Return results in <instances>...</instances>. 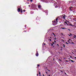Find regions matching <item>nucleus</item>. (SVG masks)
<instances>
[{
  "mask_svg": "<svg viewBox=\"0 0 76 76\" xmlns=\"http://www.w3.org/2000/svg\"><path fill=\"white\" fill-rule=\"evenodd\" d=\"M48 70V71H49V72H50V70Z\"/></svg>",
  "mask_w": 76,
  "mask_h": 76,
  "instance_id": "obj_25",
  "label": "nucleus"
},
{
  "mask_svg": "<svg viewBox=\"0 0 76 76\" xmlns=\"http://www.w3.org/2000/svg\"><path fill=\"white\" fill-rule=\"evenodd\" d=\"M67 30H69L70 32V29H67Z\"/></svg>",
  "mask_w": 76,
  "mask_h": 76,
  "instance_id": "obj_11",
  "label": "nucleus"
},
{
  "mask_svg": "<svg viewBox=\"0 0 76 76\" xmlns=\"http://www.w3.org/2000/svg\"><path fill=\"white\" fill-rule=\"evenodd\" d=\"M65 23H66L67 26H74V25L70 24V22L69 23V24H68L65 21Z\"/></svg>",
  "mask_w": 76,
  "mask_h": 76,
  "instance_id": "obj_2",
  "label": "nucleus"
},
{
  "mask_svg": "<svg viewBox=\"0 0 76 76\" xmlns=\"http://www.w3.org/2000/svg\"><path fill=\"white\" fill-rule=\"evenodd\" d=\"M66 61L68 62V61L67 60H66Z\"/></svg>",
  "mask_w": 76,
  "mask_h": 76,
  "instance_id": "obj_31",
  "label": "nucleus"
},
{
  "mask_svg": "<svg viewBox=\"0 0 76 76\" xmlns=\"http://www.w3.org/2000/svg\"><path fill=\"white\" fill-rule=\"evenodd\" d=\"M68 42H69V40H68Z\"/></svg>",
  "mask_w": 76,
  "mask_h": 76,
  "instance_id": "obj_42",
  "label": "nucleus"
},
{
  "mask_svg": "<svg viewBox=\"0 0 76 76\" xmlns=\"http://www.w3.org/2000/svg\"><path fill=\"white\" fill-rule=\"evenodd\" d=\"M65 75H67V74H66V72H65Z\"/></svg>",
  "mask_w": 76,
  "mask_h": 76,
  "instance_id": "obj_27",
  "label": "nucleus"
},
{
  "mask_svg": "<svg viewBox=\"0 0 76 76\" xmlns=\"http://www.w3.org/2000/svg\"><path fill=\"white\" fill-rule=\"evenodd\" d=\"M74 36L75 37H74L73 38H75V37H76V36L75 35Z\"/></svg>",
  "mask_w": 76,
  "mask_h": 76,
  "instance_id": "obj_12",
  "label": "nucleus"
},
{
  "mask_svg": "<svg viewBox=\"0 0 76 76\" xmlns=\"http://www.w3.org/2000/svg\"><path fill=\"white\" fill-rule=\"evenodd\" d=\"M28 6H29V7H30V6H31V5H29Z\"/></svg>",
  "mask_w": 76,
  "mask_h": 76,
  "instance_id": "obj_32",
  "label": "nucleus"
},
{
  "mask_svg": "<svg viewBox=\"0 0 76 76\" xmlns=\"http://www.w3.org/2000/svg\"><path fill=\"white\" fill-rule=\"evenodd\" d=\"M39 76H41V75H40Z\"/></svg>",
  "mask_w": 76,
  "mask_h": 76,
  "instance_id": "obj_50",
  "label": "nucleus"
},
{
  "mask_svg": "<svg viewBox=\"0 0 76 76\" xmlns=\"http://www.w3.org/2000/svg\"><path fill=\"white\" fill-rule=\"evenodd\" d=\"M67 22H68V23H69V22L67 21Z\"/></svg>",
  "mask_w": 76,
  "mask_h": 76,
  "instance_id": "obj_40",
  "label": "nucleus"
},
{
  "mask_svg": "<svg viewBox=\"0 0 76 76\" xmlns=\"http://www.w3.org/2000/svg\"><path fill=\"white\" fill-rule=\"evenodd\" d=\"M72 7H70L69 8L70 11H71L72 10Z\"/></svg>",
  "mask_w": 76,
  "mask_h": 76,
  "instance_id": "obj_6",
  "label": "nucleus"
},
{
  "mask_svg": "<svg viewBox=\"0 0 76 76\" xmlns=\"http://www.w3.org/2000/svg\"><path fill=\"white\" fill-rule=\"evenodd\" d=\"M54 39H57L56 38H54Z\"/></svg>",
  "mask_w": 76,
  "mask_h": 76,
  "instance_id": "obj_19",
  "label": "nucleus"
},
{
  "mask_svg": "<svg viewBox=\"0 0 76 76\" xmlns=\"http://www.w3.org/2000/svg\"><path fill=\"white\" fill-rule=\"evenodd\" d=\"M72 44H75V43L72 42Z\"/></svg>",
  "mask_w": 76,
  "mask_h": 76,
  "instance_id": "obj_24",
  "label": "nucleus"
},
{
  "mask_svg": "<svg viewBox=\"0 0 76 76\" xmlns=\"http://www.w3.org/2000/svg\"><path fill=\"white\" fill-rule=\"evenodd\" d=\"M64 58V59H65V58Z\"/></svg>",
  "mask_w": 76,
  "mask_h": 76,
  "instance_id": "obj_46",
  "label": "nucleus"
},
{
  "mask_svg": "<svg viewBox=\"0 0 76 76\" xmlns=\"http://www.w3.org/2000/svg\"><path fill=\"white\" fill-rule=\"evenodd\" d=\"M53 44H54V43L53 42Z\"/></svg>",
  "mask_w": 76,
  "mask_h": 76,
  "instance_id": "obj_44",
  "label": "nucleus"
},
{
  "mask_svg": "<svg viewBox=\"0 0 76 76\" xmlns=\"http://www.w3.org/2000/svg\"><path fill=\"white\" fill-rule=\"evenodd\" d=\"M74 58H76V57H74Z\"/></svg>",
  "mask_w": 76,
  "mask_h": 76,
  "instance_id": "obj_33",
  "label": "nucleus"
},
{
  "mask_svg": "<svg viewBox=\"0 0 76 76\" xmlns=\"http://www.w3.org/2000/svg\"><path fill=\"white\" fill-rule=\"evenodd\" d=\"M58 20V18H57L56 19L55 21H52V22L53 23V25H56L57 24V22H58V21H57V20Z\"/></svg>",
  "mask_w": 76,
  "mask_h": 76,
  "instance_id": "obj_1",
  "label": "nucleus"
},
{
  "mask_svg": "<svg viewBox=\"0 0 76 76\" xmlns=\"http://www.w3.org/2000/svg\"><path fill=\"white\" fill-rule=\"evenodd\" d=\"M71 60H72L70 59V60H69V61H71Z\"/></svg>",
  "mask_w": 76,
  "mask_h": 76,
  "instance_id": "obj_28",
  "label": "nucleus"
},
{
  "mask_svg": "<svg viewBox=\"0 0 76 76\" xmlns=\"http://www.w3.org/2000/svg\"><path fill=\"white\" fill-rule=\"evenodd\" d=\"M54 35L55 37V36H56V35L54 34Z\"/></svg>",
  "mask_w": 76,
  "mask_h": 76,
  "instance_id": "obj_38",
  "label": "nucleus"
},
{
  "mask_svg": "<svg viewBox=\"0 0 76 76\" xmlns=\"http://www.w3.org/2000/svg\"><path fill=\"white\" fill-rule=\"evenodd\" d=\"M54 42H56V41H54Z\"/></svg>",
  "mask_w": 76,
  "mask_h": 76,
  "instance_id": "obj_22",
  "label": "nucleus"
},
{
  "mask_svg": "<svg viewBox=\"0 0 76 76\" xmlns=\"http://www.w3.org/2000/svg\"><path fill=\"white\" fill-rule=\"evenodd\" d=\"M69 40H70V39H69Z\"/></svg>",
  "mask_w": 76,
  "mask_h": 76,
  "instance_id": "obj_41",
  "label": "nucleus"
},
{
  "mask_svg": "<svg viewBox=\"0 0 76 76\" xmlns=\"http://www.w3.org/2000/svg\"><path fill=\"white\" fill-rule=\"evenodd\" d=\"M49 76H50V75H49Z\"/></svg>",
  "mask_w": 76,
  "mask_h": 76,
  "instance_id": "obj_47",
  "label": "nucleus"
},
{
  "mask_svg": "<svg viewBox=\"0 0 76 76\" xmlns=\"http://www.w3.org/2000/svg\"><path fill=\"white\" fill-rule=\"evenodd\" d=\"M63 47H64L65 48V44H63Z\"/></svg>",
  "mask_w": 76,
  "mask_h": 76,
  "instance_id": "obj_10",
  "label": "nucleus"
},
{
  "mask_svg": "<svg viewBox=\"0 0 76 76\" xmlns=\"http://www.w3.org/2000/svg\"><path fill=\"white\" fill-rule=\"evenodd\" d=\"M50 38H51V37H50Z\"/></svg>",
  "mask_w": 76,
  "mask_h": 76,
  "instance_id": "obj_49",
  "label": "nucleus"
},
{
  "mask_svg": "<svg viewBox=\"0 0 76 76\" xmlns=\"http://www.w3.org/2000/svg\"><path fill=\"white\" fill-rule=\"evenodd\" d=\"M70 35H72L71 34H70Z\"/></svg>",
  "mask_w": 76,
  "mask_h": 76,
  "instance_id": "obj_34",
  "label": "nucleus"
},
{
  "mask_svg": "<svg viewBox=\"0 0 76 76\" xmlns=\"http://www.w3.org/2000/svg\"><path fill=\"white\" fill-rule=\"evenodd\" d=\"M43 76H45V75H44V74H43Z\"/></svg>",
  "mask_w": 76,
  "mask_h": 76,
  "instance_id": "obj_35",
  "label": "nucleus"
},
{
  "mask_svg": "<svg viewBox=\"0 0 76 76\" xmlns=\"http://www.w3.org/2000/svg\"><path fill=\"white\" fill-rule=\"evenodd\" d=\"M44 45H45V44H44Z\"/></svg>",
  "mask_w": 76,
  "mask_h": 76,
  "instance_id": "obj_36",
  "label": "nucleus"
},
{
  "mask_svg": "<svg viewBox=\"0 0 76 76\" xmlns=\"http://www.w3.org/2000/svg\"><path fill=\"white\" fill-rule=\"evenodd\" d=\"M66 44H68V43L67 42H66Z\"/></svg>",
  "mask_w": 76,
  "mask_h": 76,
  "instance_id": "obj_20",
  "label": "nucleus"
},
{
  "mask_svg": "<svg viewBox=\"0 0 76 76\" xmlns=\"http://www.w3.org/2000/svg\"><path fill=\"white\" fill-rule=\"evenodd\" d=\"M38 7L39 8H41V5H39L38 6Z\"/></svg>",
  "mask_w": 76,
  "mask_h": 76,
  "instance_id": "obj_7",
  "label": "nucleus"
},
{
  "mask_svg": "<svg viewBox=\"0 0 76 76\" xmlns=\"http://www.w3.org/2000/svg\"><path fill=\"white\" fill-rule=\"evenodd\" d=\"M69 36L70 37V35H69Z\"/></svg>",
  "mask_w": 76,
  "mask_h": 76,
  "instance_id": "obj_48",
  "label": "nucleus"
},
{
  "mask_svg": "<svg viewBox=\"0 0 76 76\" xmlns=\"http://www.w3.org/2000/svg\"><path fill=\"white\" fill-rule=\"evenodd\" d=\"M37 76H38V74H37Z\"/></svg>",
  "mask_w": 76,
  "mask_h": 76,
  "instance_id": "obj_29",
  "label": "nucleus"
},
{
  "mask_svg": "<svg viewBox=\"0 0 76 76\" xmlns=\"http://www.w3.org/2000/svg\"><path fill=\"white\" fill-rule=\"evenodd\" d=\"M45 73H46V74H47L48 73H47V72H46Z\"/></svg>",
  "mask_w": 76,
  "mask_h": 76,
  "instance_id": "obj_23",
  "label": "nucleus"
},
{
  "mask_svg": "<svg viewBox=\"0 0 76 76\" xmlns=\"http://www.w3.org/2000/svg\"><path fill=\"white\" fill-rule=\"evenodd\" d=\"M57 45H58V46H59L58 44Z\"/></svg>",
  "mask_w": 76,
  "mask_h": 76,
  "instance_id": "obj_45",
  "label": "nucleus"
},
{
  "mask_svg": "<svg viewBox=\"0 0 76 76\" xmlns=\"http://www.w3.org/2000/svg\"><path fill=\"white\" fill-rule=\"evenodd\" d=\"M71 61H72V62H74V61H73L71 60Z\"/></svg>",
  "mask_w": 76,
  "mask_h": 76,
  "instance_id": "obj_16",
  "label": "nucleus"
},
{
  "mask_svg": "<svg viewBox=\"0 0 76 76\" xmlns=\"http://www.w3.org/2000/svg\"><path fill=\"white\" fill-rule=\"evenodd\" d=\"M20 11H21V12H20L21 13H22V12H23L22 9H21V10H20Z\"/></svg>",
  "mask_w": 76,
  "mask_h": 76,
  "instance_id": "obj_8",
  "label": "nucleus"
},
{
  "mask_svg": "<svg viewBox=\"0 0 76 76\" xmlns=\"http://www.w3.org/2000/svg\"><path fill=\"white\" fill-rule=\"evenodd\" d=\"M50 41H51V40L50 39H49Z\"/></svg>",
  "mask_w": 76,
  "mask_h": 76,
  "instance_id": "obj_21",
  "label": "nucleus"
},
{
  "mask_svg": "<svg viewBox=\"0 0 76 76\" xmlns=\"http://www.w3.org/2000/svg\"><path fill=\"white\" fill-rule=\"evenodd\" d=\"M30 1H31V2H32V1H33V0H30Z\"/></svg>",
  "mask_w": 76,
  "mask_h": 76,
  "instance_id": "obj_13",
  "label": "nucleus"
},
{
  "mask_svg": "<svg viewBox=\"0 0 76 76\" xmlns=\"http://www.w3.org/2000/svg\"><path fill=\"white\" fill-rule=\"evenodd\" d=\"M53 35H55V34L54 33H53Z\"/></svg>",
  "mask_w": 76,
  "mask_h": 76,
  "instance_id": "obj_26",
  "label": "nucleus"
},
{
  "mask_svg": "<svg viewBox=\"0 0 76 76\" xmlns=\"http://www.w3.org/2000/svg\"><path fill=\"white\" fill-rule=\"evenodd\" d=\"M17 11H18V12H19L20 11V9L19 8H18Z\"/></svg>",
  "mask_w": 76,
  "mask_h": 76,
  "instance_id": "obj_4",
  "label": "nucleus"
},
{
  "mask_svg": "<svg viewBox=\"0 0 76 76\" xmlns=\"http://www.w3.org/2000/svg\"><path fill=\"white\" fill-rule=\"evenodd\" d=\"M63 42H64V40H63Z\"/></svg>",
  "mask_w": 76,
  "mask_h": 76,
  "instance_id": "obj_51",
  "label": "nucleus"
},
{
  "mask_svg": "<svg viewBox=\"0 0 76 76\" xmlns=\"http://www.w3.org/2000/svg\"><path fill=\"white\" fill-rule=\"evenodd\" d=\"M56 7V8L57 7Z\"/></svg>",
  "mask_w": 76,
  "mask_h": 76,
  "instance_id": "obj_37",
  "label": "nucleus"
},
{
  "mask_svg": "<svg viewBox=\"0 0 76 76\" xmlns=\"http://www.w3.org/2000/svg\"><path fill=\"white\" fill-rule=\"evenodd\" d=\"M61 28L63 29H66L67 28H64V27H63V28Z\"/></svg>",
  "mask_w": 76,
  "mask_h": 76,
  "instance_id": "obj_9",
  "label": "nucleus"
},
{
  "mask_svg": "<svg viewBox=\"0 0 76 76\" xmlns=\"http://www.w3.org/2000/svg\"><path fill=\"white\" fill-rule=\"evenodd\" d=\"M23 12H25V10H23Z\"/></svg>",
  "mask_w": 76,
  "mask_h": 76,
  "instance_id": "obj_15",
  "label": "nucleus"
},
{
  "mask_svg": "<svg viewBox=\"0 0 76 76\" xmlns=\"http://www.w3.org/2000/svg\"><path fill=\"white\" fill-rule=\"evenodd\" d=\"M51 44L52 46H53V44H52V43H51Z\"/></svg>",
  "mask_w": 76,
  "mask_h": 76,
  "instance_id": "obj_17",
  "label": "nucleus"
},
{
  "mask_svg": "<svg viewBox=\"0 0 76 76\" xmlns=\"http://www.w3.org/2000/svg\"><path fill=\"white\" fill-rule=\"evenodd\" d=\"M37 67H38L40 66V65H39V64H37Z\"/></svg>",
  "mask_w": 76,
  "mask_h": 76,
  "instance_id": "obj_14",
  "label": "nucleus"
},
{
  "mask_svg": "<svg viewBox=\"0 0 76 76\" xmlns=\"http://www.w3.org/2000/svg\"><path fill=\"white\" fill-rule=\"evenodd\" d=\"M39 75H41V72H39Z\"/></svg>",
  "mask_w": 76,
  "mask_h": 76,
  "instance_id": "obj_18",
  "label": "nucleus"
},
{
  "mask_svg": "<svg viewBox=\"0 0 76 76\" xmlns=\"http://www.w3.org/2000/svg\"><path fill=\"white\" fill-rule=\"evenodd\" d=\"M70 57H71V58H72V56H70Z\"/></svg>",
  "mask_w": 76,
  "mask_h": 76,
  "instance_id": "obj_43",
  "label": "nucleus"
},
{
  "mask_svg": "<svg viewBox=\"0 0 76 76\" xmlns=\"http://www.w3.org/2000/svg\"><path fill=\"white\" fill-rule=\"evenodd\" d=\"M72 54H74V53H73V52H72Z\"/></svg>",
  "mask_w": 76,
  "mask_h": 76,
  "instance_id": "obj_30",
  "label": "nucleus"
},
{
  "mask_svg": "<svg viewBox=\"0 0 76 76\" xmlns=\"http://www.w3.org/2000/svg\"><path fill=\"white\" fill-rule=\"evenodd\" d=\"M61 72H63V71H61Z\"/></svg>",
  "mask_w": 76,
  "mask_h": 76,
  "instance_id": "obj_39",
  "label": "nucleus"
},
{
  "mask_svg": "<svg viewBox=\"0 0 76 76\" xmlns=\"http://www.w3.org/2000/svg\"><path fill=\"white\" fill-rule=\"evenodd\" d=\"M38 52H37V53L36 54V56H38Z\"/></svg>",
  "mask_w": 76,
  "mask_h": 76,
  "instance_id": "obj_5",
  "label": "nucleus"
},
{
  "mask_svg": "<svg viewBox=\"0 0 76 76\" xmlns=\"http://www.w3.org/2000/svg\"><path fill=\"white\" fill-rule=\"evenodd\" d=\"M61 16H62V19H65V18H66V15H62Z\"/></svg>",
  "mask_w": 76,
  "mask_h": 76,
  "instance_id": "obj_3",
  "label": "nucleus"
}]
</instances>
